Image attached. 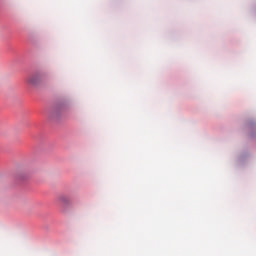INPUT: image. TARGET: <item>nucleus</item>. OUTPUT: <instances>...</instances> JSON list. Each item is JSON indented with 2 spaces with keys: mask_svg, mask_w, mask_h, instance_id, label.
<instances>
[{
  "mask_svg": "<svg viewBox=\"0 0 256 256\" xmlns=\"http://www.w3.org/2000/svg\"><path fill=\"white\" fill-rule=\"evenodd\" d=\"M27 83L33 87H37L41 83V74H33L27 78Z\"/></svg>",
  "mask_w": 256,
  "mask_h": 256,
  "instance_id": "obj_1",
  "label": "nucleus"
}]
</instances>
